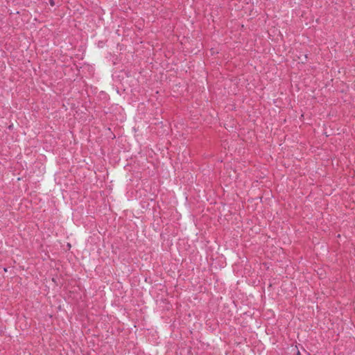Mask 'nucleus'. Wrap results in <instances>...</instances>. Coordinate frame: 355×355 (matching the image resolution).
Listing matches in <instances>:
<instances>
[{"instance_id":"obj_1","label":"nucleus","mask_w":355,"mask_h":355,"mask_svg":"<svg viewBox=\"0 0 355 355\" xmlns=\"http://www.w3.org/2000/svg\"><path fill=\"white\" fill-rule=\"evenodd\" d=\"M49 3H50L51 6H53L55 5L53 0H50Z\"/></svg>"}]
</instances>
